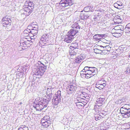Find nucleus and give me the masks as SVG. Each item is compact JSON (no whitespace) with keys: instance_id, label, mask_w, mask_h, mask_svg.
Wrapping results in <instances>:
<instances>
[{"instance_id":"1","label":"nucleus","mask_w":130,"mask_h":130,"mask_svg":"<svg viewBox=\"0 0 130 130\" xmlns=\"http://www.w3.org/2000/svg\"><path fill=\"white\" fill-rule=\"evenodd\" d=\"M97 69L94 67H85L82 71L80 72V75L82 77L88 78L96 74Z\"/></svg>"},{"instance_id":"2","label":"nucleus","mask_w":130,"mask_h":130,"mask_svg":"<svg viewBox=\"0 0 130 130\" xmlns=\"http://www.w3.org/2000/svg\"><path fill=\"white\" fill-rule=\"evenodd\" d=\"M34 5L33 3L30 1H26L23 7V14L26 16L30 15L33 10Z\"/></svg>"},{"instance_id":"3","label":"nucleus","mask_w":130,"mask_h":130,"mask_svg":"<svg viewBox=\"0 0 130 130\" xmlns=\"http://www.w3.org/2000/svg\"><path fill=\"white\" fill-rule=\"evenodd\" d=\"M36 67L37 69L35 73V75L37 76L38 78H40L44 75L47 70V66L44 65L41 61H38L36 64Z\"/></svg>"},{"instance_id":"4","label":"nucleus","mask_w":130,"mask_h":130,"mask_svg":"<svg viewBox=\"0 0 130 130\" xmlns=\"http://www.w3.org/2000/svg\"><path fill=\"white\" fill-rule=\"evenodd\" d=\"M46 94L44 97L42 101L44 106H47L48 103L51 100L52 98L51 91L49 89H48L46 92Z\"/></svg>"},{"instance_id":"5","label":"nucleus","mask_w":130,"mask_h":130,"mask_svg":"<svg viewBox=\"0 0 130 130\" xmlns=\"http://www.w3.org/2000/svg\"><path fill=\"white\" fill-rule=\"evenodd\" d=\"M35 104V108L37 110L39 111L42 110L44 108L46 107L47 106H44L43 102L41 101L39 98H37L35 99L34 102Z\"/></svg>"},{"instance_id":"6","label":"nucleus","mask_w":130,"mask_h":130,"mask_svg":"<svg viewBox=\"0 0 130 130\" xmlns=\"http://www.w3.org/2000/svg\"><path fill=\"white\" fill-rule=\"evenodd\" d=\"M120 111L121 113H119L118 116L120 118L119 119L121 118V115L123 118H127L129 117L130 112L123 106L120 108Z\"/></svg>"},{"instance_id":"7","label":"nucleus","mask_w":130,"mask_h":130,"mask_svg":"<svg viewBox=\"0 0 130 130\" xmlns=\"http://www.w3.org/2000/svg\"><path fill=\"white\" fill-rule=\"evenodd\" d=\"M11 21L9 16L6 15L4 17L2 20V24L3 26L7 27L11 25Z\"/></svg>"},{"instance_id":"8","label":"nucleus","mask_w":130,"mask_h":130,"mask_svg":"<svg viewBox=\"0 0 130 130\" xmlns=\"http://www.w3.org/2000/svg\"><path fill=\"white\" fill-rule=\"evenodd\" d=\"M73 4L72 0H61L59 4L60 6L64 7L71 6Z\"/></svg>"},{"instance_id":"9","label":"nucleus","mask_w":130,"mask_h":130,"mask_svg":"<svg viewBox=\"0 0 130 130\" xmlns=\"http://www.w3.org/2000/svg\"><path fill=\"white\" fill-rule=\"evenodd\" d=\"M48 40L49 38L47 34H44L41 37L39 43L41 46H44L46 45Z\"/></svg>"},{"instance_id":"10","label":"nucleus","mask_w":130,"mask_h":130,"mask_svg":"<svg viewBox=\"0 0 130 130\" xmlns=\"http://www.w3.org/2000/svg\"><path fill=\"white\" fill-rule=\"evenodd\" d=\"M60 91H58L56 94V96L54 98L53 100V103L54 105H57L60 102Z\"/></svg>"},{"instance_id":"11","label":"nucleus","mask_w":130,"mask_h":130,"mask_svg":"<svg viewBox=\"0 0 130 130\" xmlns=\"http://www.w3.org/2000/svg\"><path fill=\"white\" fill-rule=\"evenodd\" d=\"M77 87L73 85H69L66 88V91L68 94L75 93L77 89Z\"/></svg>"},{"instance_id":"12","label":"nucleus","mask_w":130,"mask_h":130,"mask_svg":"<svg viewBox=\"0 0 130 130\" xmlns=\"http://www.w3.org/2000/svg\"><path fill=\"white\" fill-rule=\"evenodd\" d=\"M31 26H28L27 28V30H28L29 31V32L31 34V35H32V37L34 38V39L35 38L37 37V34L38 32V26H36V29H30L31 28Z\"/></svg>"},{"instance_id":"13","label":"nucleus","mask_w":130,"mask_h":130,"mask_svg":"<svg viewBox=\"0 0 130 130\" xmlns=\"http://www.w3.org/2000/svg\"><path fill=\"white\" fill-rule=\"evenodd\" d=\"M89 17V15L88 12L85 11H82L80 15V19L81 20L86 19Z\"/></svg>"},{"instance_id":"14","label":"nucleus","mask_w":130,"mask_h":130,"mask_svg":"<svg viewBox=\"0 0 130 130\" xmlns=\"http://www.w3.org/2000/svg\"><path fill=\"white\" fill-rule=\"evenodd\" d=\"M73 38L72 36L68 34L66 36L64 41L67 43H71L73 40Z\"/></svg>"},{"instance_id":"15","label":"nucleus","mask_w":130,"mask_h":130,"mask_svg":"<svg viewBox=\"0 0 130 130\" xmlns=\"http://www.w3.org/2000/svg\"><path fill=\"white\" fill-rule=\"evenodd\" d=\"M69 52L70 55L71 56H74L76 55L78 52L79 49H76L69 48Z\"/></svg>"},{"instance_id":"16","label":"nucleus","mask_w":130,"mask_h":130,"mask_svg":"<svg viewBox=\"0 0 130 130\" xmlns=\"http://www.w3.org/2000/svg\"><path fill=\"white\" fill-rule=\"evenodd\" d=\"M106 85V84L105 83H103L99 82L96 83L95 87L101 90L104 88Z\"/></svg>"},{"instance_id":"17","label":"nucleus","mask_w":130,"mask_h":130,"mask_svg":"<svg viewBox=\"0 0 130 130\" xmlns=\"http://www.w3.org/2000/svg\"><path fill=\"white\" fill-rule=\"evenodd\" d=\"M111 47L108 46H105L104 50L102 51V53L105 55L109 54L111 50Z\"/></svg>"},{"instance_id":"18","label":"nucleus","mask_w":130,"mask_h":130,"mask_svg":"<svg viewBox=\"0 0 130 130\" xmlns=\"http://www.w3.org/2000/svg\"><path fill=\"white\" fill-rule=\"evenodd\" d=\"M24 34L25 37H30V39H34V38L32 37V35H31V34L29 32V31L27 29L24 31Z\"/></svg>"},{"instance_id":"19","label":"nucleus","mask_w":130,"mask_h":130,"mask_svg":"<svg viewBox=\"0 0 130 130\" xmlns=\"http://www.w3.org/2000/svg\"><path fill=\"white\" fill-rule=\"evenodd\" d=\"M27 38H24L23 39L24 41L28 47L30 46L32 44V42L31 40H29L27 39Z\"/></svg>"},{"instance_id":"20","label":"nucleus","mask_w":130,"mask_h":130,"mask_svg":"<svg viewBox=\"0 0 130 130\" xmlns=\"http://www.w3.org/2000/svg\"><path fill=\"white\" fill-rule=\"evenodd\" d=\"M104 101L105 99L104 98H100L97 99L96 100L97 104H98V105L102 106L104 103Z\"/></svg>"},{"instance_id":"21","label":"nucleus","mask_w":130,"mask_h":130,"mask_svg":"<svg viewBox=\"0 0 130 130\" xmlns=\"http://www.w3.org/2000/svg\"><path fill=\"white\" fill-rule=\"evenodd\" d=\"M78 32V30L74 29H71L68 32V34L72 36L73 37Z\"/></svg>"},{"instance_id":"22","label":"nucleus","mask_w":130,"mask_h":130,"mask_svg":"<svg viewBox=\"0 0 130 130\" xmlns=\"http://www.w3.org/2000/svg\"><path fill=\"white\" fill-rule=\"evenodd\" d=\"M114 6L115 8L119 9L122 8L123 7L122 3L120 2H117L116 3H115Z\"/></svg>"},{"instance_id":"23","label":"nucleus","mask_w":130,"mask_h":130,"mask_svg":"<svg viewBox=\"0 0 130 130\" xmlns=\"http://www.w3.org/2000/svg\"><path fill=\"white\" fill-rule=\"evenodd\" d=\"M78 43L76 42L73 43L71 44L69 48L79 49L78 48Z\"/></svg>"},{"instance_id":"24","label":"nucleus","mask_w":130,"mask_h":130,"mask_svg":"<svg viewBox=\"0 0 130 130\" xmlns=\"http://www.w3.org/2000/svg\"><path fill=\"white\" fill-rule=\"evenodd\" d=\"M114 31V29H112L111 32L113 36L116 37L118 38L121 36V34L120 33L118 32L117 31L115 32Z\"/></svg>"},{"instance_id":"25","label":"nucleus","mask_w":130,"mask_h":130,"mask_svg":"<svg viewBox=\"0 0 130 130\" xmlns=\"http://www.w3.org/2000/svg\"><path fill=\"white\" fill-rule=\"evenodd\" d=\"M51 123V122L50 120H47L45 121L43 124H42V126L43 127H47Z\"/></svg>"},{"instance_id":"26","label":"nucleus","mask_w":130,"mask_h":130,"mask_svg":"<svg viewBox=\"0 0 130 130\" xmlns=\"http://www.w3.org/2000/svg\"><path fill=\"white\" fill-rule=\"evenodd\" d=\"M83 60V57L81 56H79L76 58L75 60L76 62L79 63Z\"/></svg>"},{"instance_id":"27","label":"nucleus","mask_w":130,"mask_h":130,"mask_svg":"<svg viewBox=\"0 0 130 130\" xmlns=\"http://www.w3.org/2000/svg\"><path fill=\"white\" fill-rule=\"evenodd\" d=\"M102 37L101 35L95 34L93 36V38L94 40L98 41L101 39Z\"/></svg>"},{"instance_id":"28","label":"nucleus","mask_w":130,"mask_h":130,"mask_svg":"<svg viewBox=\"0 0 130 130\" xmlns=\"http://www.w3.org/2000/svg\"><path fill=\"white\" fill-rule=\"evenodd\" d=\"M125 30L126 33L130 34V24H128L126 25Z\"/></svg>"},{"instance_id":"29","label":"nucleus","mask_w":130,"mask_h":130,"mask_svg":"<svg viewBox=\"0 0 130 130\" xmlns=\"http://www.w3.org/2000/svg\"><path fill=\"white\" fill-rule=\"evenodd\" d=\"M20 46L23 50L27 48L28 47L24 41L21 43Z\"/></svg>"},{"instance_id":"30","label":"nucleus","mask_w":130,"mask_h":130,"mask_svg":"<svg viewBox=\"0 0 130 130\" xmlns=\"http://www.w3.org/2000/svg\"><path fill=\"white\" fill-rule=\"evenodd\" d=\"M98 105V104H97L95 106H94V109L96 111L99 112L100 111V109H101V105Z\"/></svg>"},{"instance_id":"31","label":"nucleus","mask_w":130,"mask_h":130,"mask_svg":"<svg viewBox=\"0 0 130 130\" xmlns=\"http://www.w3.org/2000/svg\"><path fill=\"white\" fill-rule=\"evenodd\" d=\"M72 27L73 28L79 29L80 27L78 26V24L77 23H75L72 25Z\"/></svg>"},{"instance_id":"32","label":"nucleus","mask_w":130,"mask_h":130,"mask_svg":"<svg viewBox=\"0 0 130 130\" xmlns=\"http://www.w3.org/2000/svg\"><path fill=\"white\" fill-rule=\"evenodd\" d=\"M76 103V106L79 108L82 106H84V104L81 102H77Z\"/></svg>"},{"instance_id":"33","label":"nucleus","mask_w":130,"mask_h":130,"mask_svg":"<svg viewBox=\"0 0 130 130\" xmlns=\"http://www.w3.org/2000/svg\"><path fill=\"white\" fill-rule=\"evenodd\" d=\"M117 57V55L115 52H113L111 54V57L113 59H116Z\"/></svg>"},{"instance_id":"34","label":"nucleus","mask_w":130,"mask_h":130,"mask_svg":"<svg viewBox=\"0 0 130 130\" xmlns=\"http://www.w3.org/2000/svg\"><path fill=\"white\" fill-rule=\"evenodd\" d=\"M18 130H28V128L25 126H21L18 128Z\"/></svg>"},{"instance_id":"35","label":"nucleus","mask_w":130,"mask_h":130,"mask_svg":"<svg viewBox=\"0 0 130 130\" xmlns=\"http://www.w3.org/2000/svg\"><path fill=\"white\" fill-rule=\"evenodd\" d=\"M123 107L130 112V105L125 104L123 106Z\"/></svg>"},{"instance_id":"36","label":"nucleus","mask_w":130,"mask_h":130,"mask_svg":"<svg viewBox=\"0 0 130 130\" xmlns=\"http://www.w3.org/2000/svg\"><path fill=\"white\" fill-rule=\"evenodd\" d=\"M122 27V26L120 25L117 26L115 27L113 29H114L115 30H121L120 29V27Z\"/></svg>"},{"instance_id":"37","label":"nucleus","mask_w":130,"mask_h":130,"mask_svg":"<svg viewBox=\"0 0 130 130\" xmlns=\"http://www.w3.org/2000/svg\"><path fill=\"white\" fill-rule=\"evenodd\" d=\"M115 17L114 19V22H115V23H116V24H118L119 23H120L121 22V20L119 18H118L116 20V19H115Z\"/></svg>"},{"instance_id":"38","label":"nucleus","mask_w":130,"mask_h":130,"mask_svg":"<svg viewBox=\"0 0 130 130\" xmlns=\"http://www.w3.org/2000/svg\"><path fill=\"white\" fill-rule=\"evenodd\" d=\"M101 50L95 48L94 49V52L96 54H99L101 53Z\"/></svg>"},{"instance_id":"39","label":"nucleus","mask_w":130,"mask_h":130,"mask_svg":"<svg viewBox=\"0 0 130 130\" xmlns=\"http://www.w3.org/2000/svg\"><path fill=\"white\" fill-rule=\"evenodd\" d=\"M45 121H46L44 119H42L41 121V123L42 124H43L44 122H45Z\"/></svg>"},{"instance_id":"40","label":"nucleus","mask_w":130,"mask_h":130,"mask_svg":"<svg viewBox=\"0 0 130 130\" xmlns=\"http://www.w3.org/2000/svg\"><path fill=\"white\" fill-rule=\"evenodd\" d=\"M34 26V25H32V28H31V29H36V26H38L37 25H35V26Z\"/></svg>"},{"instance_id":"41","label":"nucleus","mask_w":130,"mask_h":130,"mask_svg":"<svg viewBox=\"0 0 130 130\" xmlns=\"http://www.w3.org/2000/svg\"><path fill=\"white\" fill-rule=\"evenodd\" d=\"M95 120L96 121H98V120L99 119V117H97V116H96V114H95Z\"/></svg>"},{"instance_id":"42","label":"nucleus","mask_w":130,"mask_h":130,"mask_svg":"<svg viewBox=\"0 0 130 130\" xmlns=\"http://www.w3.org/2000/svg\"><path fill=\"white\" fill-rule=\"evenodd\" d=\"M127 72L128 73H130V68H128L127 70Z\"/></svg>"},{"instance_id":"43","label":"nucleus","mask_w":130,"mask_h":130,"mask_svg":"<svg viewBox=\"0 0 130 130\" xmlns=\"http://www.w3.org/2000/svg\"><path fill=\"white\" fill-rule=\"evenodd\" d=\"M129 56L130 57V52H129Z\"/></svg>"},{"instance_id":"44","label":"nucleus","mask_w":130,"mask_h":130,"mask_svg":"<svg viewBox=\"0 0 130 130\" xmlns=\"http://www.w3.org/2000/svg\"><path fill=\"white\" fill-rule=\"evenodd\" d=\"M100 46L101 47H104V46H103L102 45H101Z\"/></svg>"},{"instance_id":"45","label":"nucleus","mask_w":130,"mask_h":130,"mask_svg":"<svg viewBox=\"0 0 130 130\" xmlns=\"http://www.w3.org/2000/svg\"><path fill=\"white\" fill-rule=\"evenodd\" d=\"M102 42V41H101V40H100V41H99V42H100H100Z\"/></svg>"}]
</instances>
